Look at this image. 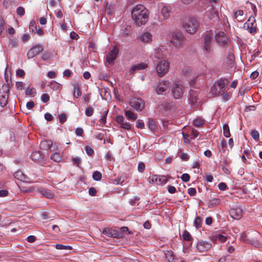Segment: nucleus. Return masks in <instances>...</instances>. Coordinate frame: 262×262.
Instances as JSON below:
<instances>
[{
    "label": "nucleus",
    "mask_w": 262,
    "mask_h": 262,
    "mask_svg": "<svg viewBox=\"0 0 262 262\" xmlns=\"http://www.w3.org/2000/svg\"><path fill=\"white\" fill-rule=\"evenodd\" d=\"M132 16L136 25H144L148 19V10L143 5H137L132 10Z\"/></svg>",
    "instance_id": "nucleus-1"
},
{
    "label": "nucleus",
    "mask_w": 262,
    "mask_h": 262,
    "mask_svg": "<svg viewBox=\"0 0 262 262\" xmlns=\"http://www.w3.org/2000/svg\"><path fill=\"white\" fill-rule=\"evenodd\" d=\"M258 233L255 231L243 232L241 235V240L246 244H250L255 247H258L260 244L257 240Z\"/></svg>",
    "instance_id": "nucleus-2"
},
{
    "label": "nucleus",
    "mask_w": 262,
    "mask_h": 262,
    "mask_svg": "<svg viewBox=\"0 0 262 262\" xmlns=\"http://www.w3.org/2000/svg\"><path fill=\"white\" fill-rule=\"evenodd\" d=\"M182 26L188 33L192 34L196 31L199 23L194 17H186L183 20Z\"/></svg>",
    "instance_id": "nucleus-3"
},
{
    "label": "nucleus",
    "mask_w": 262,
    "mask_h": 262,
    "mask_svg": "<svg viewBox=\"0 0 262 262\" xmlns=\"http://www.w3.org/2000/svg\"><path fill=\"white\" fill-rule=\"evenodd\" d=\"M212 36L213 33L211 31H206L202 35V48L206 54H210L213 50L211 42Z\"/></svg>",
    "instance_id": "nucleus-4"
},
{
    "label": "nucleus",
    "mask_w": 262,
    "mask_h": 262,
    "mask_svg": "<svg viewBox=\"0 0 262 262\" xmlns=\"http://www.w3.org/2000/svg\"><path fill=\"white\" fill-rule=\"evenodd\" d=\"M171 93L174 99H179L182 97L185 88L180 81H175L172 84Z\"/></svg>",
    "instance_id": "nucleus-5"
},
{
    "label": "nucleus",
    "mask_w": 262,
    "mask_h": 262,
    "mask_svg": "<svg viewBox=\"0 0 262 262\" xmlns=\"http://www.w3.org/2000/svg\"><path fill=\"white\" fill-rule=\"evenodd\" d=\"M169 62L166 59H163L158 62L156 66V70L158 76L161 77L169 71Z\"/></svg>",
    "instance_id": "nucleus-6"
},
{
    "label": "nucleus",
    "mask_w": 262,
    "mask_h": 262,
    "mask_svg": "<svg viewBox=\"0 0 262 262\" xmlns=\"http://www.w3.org/2000/svg\"><path fill=\"white\" fill-rule=\"evenodd\" d=\"M184 37L179 32H174L172 34L170 42L176 47H181L183 46Z\"/></svg>",
    "instance_id": "nucleus-7"
},
{
    "label": "nucleus",
    "mask_w": 262,
    "mask_h": 262,
    "mask_svg": "<svg viewBox=\"0 0 262 262\" xmlns=\"http://www.w3.org/2000/svg\"><path fill=\"white\" fill-rule=\"evenodd\" d=\"M229 81L226 79H221L212 89V93L215 95H218L225 90V86L228 84Z\"/></svg>",
    "instance_id": "nucleus-8"
},
{
    "label": "nucleus",
    "mask_w": 262,
    "mask_h": 262,
    "mask_svg": "<svg viewBox=\"0 0 262 262\" xmlns=\"http://www.w3.org/2000/svg\"><path fill=\"white\" fill-rule=\"evenodd\" d=\"M244 28L248 30L251 34L254 35L257 32L256 24L254 17H250L248 21L244 25Z\"/></svg>",
    "instance_id": "nucleus-9"
},
{
    "label": "nucleus",
    "mask_w": 262,
    "mask_h": 262,
    "mask_svg": "<svg viewBox=\"0 0 262 262\" xmlns=\"http://www.w3.org/2000/svg\"><path fill=\"white\" fill-rule=\"evenodd\" d=\"M170 87V83L168 80L160 81L156 89V93L159 95L164 94Z\"/></svg>",
    "instance_id": "nucleus-10"
},
{
    "label": "nucleus",
    "mask_w": 262,
    "mask_h": 262,
    "mask_svg": "<svg viewBox=\"0 0 262 262\" xmlns=\"http://www.w3.org/2000/svg\"><path fill=\"white\" fill-rule=\"evenodd\" d=\"M212 245L209 242L204 241H199L196 245V249L199 252H204L209 250Z\"/></svg>",
    "instance_id": "nucleus-11"
},
{
    "label": "nucleus",
    "mask_w": 262,
    "mask_h": 262,
    "mask_svg": "<svg viewBox=\"0 0 262 262\" xmlns=\"http://www.w3.org/2000/svg\"><path fill=\"white\" fill-rule=\"evenodd\" d=\"M215 40L220 46L227 45L229 41V38L223 32H219L215 35Z\"/></svg>",
    "instance_id": "nucleus-12"
},
{
    "label": "nucleus",
    "mask_w": 262,
    "mask_h": 262,
    "mask_svg": "<svg viewBox=\"0 0 262 262\" xmlns=\"http://www.w3.org/2000/svg\"><path fill=\"white\" fill-rule=\"evenodd\" d=\"M130 104L134 109L137 111H141L144 108V103L140 98H133L130 100Z\"/></svg>",
    "instance_id": "nucleus-13"
},
{
    "label": "nucleus",
    "mask_w": 262,
    "mask_h": 262,
    "mask_svg": "<svg viewBox=\"0 0 262 262\" xmlns=\"http://www.w3.org/2000/svg\"><path fill=\"white\" fill-rule=\"evenodd\" d=\"M43 50L42 46L40 45H35L32 47L27 53L28 58H32Z\"/></svg>",
    "instance_id": "nucleus-14"
},
{
    "label": "nucleus",
    "mask_w": 262,
    "mask_h": 262,
    "mask_svg": "<svg viewBox=\"0 0 262 262\" xmlns=\"http://www.w3.org/2000/svg\"><path fill=\"white\" fill-rule=\"evenodd\" d=\"M118 49L117 47H114L106 56V60L107 62L111 64L114 62L116 59L118 53Z\"/></svg>",
    "instance_id": "nucleus-15"
},
{
    "label": "nucleus",
    "mask_w": 262,
    "mask_h": 262,
    "mask_svg": "<svg viewBox=\"0 0 262 262\" xmlns=\"http://www.w3.org/2000/svg\"><path fill=\"white\" fill-rule=\"evenodd\" d=\"M229 213L232 218L239 220L242 216L243 210L239 207L232 208L230 209Z\"/></svg>",
    "instance_id": "nucleus-16"
},
{
    "label": "nucleus",
    "mask_w": 262,
    "mask_h": 262,
    "mask_svg": "<svg viewBox=\"0 0 262 262\" xmlns=\"http://www.w3.org/2000/svg\"><path fill=\"white\" fill-rule=\"evenodd\" d=\"M198 100V91L190 90L189 91L190 103L193 105H196Z\"/></svg>",
    "instance_id": "nucleus-17"
},
{
    "label": "nucleus",
    "mask_w": 262,
    "mask_h": 262,
    "mask_svg": "<svg viewBox=\"0 0 262 262\" xmlns=\"http://www.w3.org/2000/svg\"><path fill=\"white\" fill-rule=\"evenodd\" d=\"M38 191L42 196L48 199H52L54 196V194L50 190L42 187L39 188Z\"/></svg>",
    "instance_id": "nucleus-18"
},
{
    "label": "nucleus",
    "mask_w": 262,
    "mask_h": 262,
    "mask_svg": "<svg viewBox=\"0 0 262 262\" xmlns=\"http://www.w3.org/2000/svg\"><path fill=\"white\" fill-rule=\"evenodd\" d=\"M10 90L8 88L7 90L5 92V95H2L0 96V105L4 107L8 103V99L9 97V93Z\"/></svg>",
    "instance_id": "nucleus-19"
},
{
    "label": "nucleus",
    "mask_w": 262,
    "mask_h": 262,
    "mask_svg": "<svg viewBox=\"0 0 262 262\" xmlns=\"http://www.w3.org/2000/svg\"><path fill=\"white\" fill-rule=\"evenodd\" d=\"M152 35L147 32H144L140 36L139 39L143 42L148 43L151 41Z\"/></svg>",
    "instance_id": "nucleus-20"
},
{
    "label": "nucleus",
    "mask_w": 262,
    "mask_h": 262,
    "mask_svg": "<svg viewBox=\"0 0 262 262\" xmlns=\"http://www.w3.org/2000/svg\"><path fill=\"white\" fill-rule=\"evenodd\" d=\"M147 67V64L145 63H140L137 64L133 65L129 70L130 74H133V73L136 70H141L146 69Z\"/></svg>",
    "instance_id": "nucleus-21"
},
{
    "label": "nucleus",
    "mask_w": 262,
    "mask_h": 262,
    "mask_svg": "<svg viewBox=\"0 0 262 262\" xmlns=\"http://www.w3.org/2000/svg\"><path fill=\"white\" fill-rule=\"evenodd\" d=\"M53 145L52 141L51 140H45L41 142L40 144V147L41 149L43 150H48L50 149L51 150H54V149H52V146Z\"/></svg>",
    "instance_id": "nucleus-22"
},
{
    "label": "nucleus",
    "mask_w": 262,
    "mask_h": 262,
    "mask_svg": "<svg viewBox=\"0 0 262 262\" xmlns=\"http://www.w3.org/2000/svg\"><path fill=\"white\" fill-rule=\"evenodd\" d=\"M13 176L15 179L23 182H27L28 180V177L20 170L15 172Z\"/></svg>",
    "instance_id": "nucleus-23"
},
{
    "label": "nucleus",
    "mask_w": 262,
    "mask_h": 262,
    "mask_svg": "<svg viewBox=\"0 0 262 262\" xmlns=\"http://www.w3.org/2000/svg\"><path fill=\"white\" fill-rule=\"evenodd\" d=\"M166 50L165 48L161 46L160 48L155 49V57L157 59H160L163 57V52Z\"/></svg>",
    "instance_id": "nucleus-24"
},
{
    "label": "nucleus",
    "mask_w": 262,
    "mask_h": 262,
    "mask_svg": "<svg viewBox=\"0 0 262 262\" xmlns=\"http://www.w3.org/2000/svg\"><path fill=\"white\" fill-rule=\"evenodd\" d=\"M74 98H77L81 95V92L79 84L75 83L74 84V90L73 91Z\"/></svg>",
    "instance_id": "nucleus-25"
},
{
    "label": "nucleus",
    "mask_w": 262,
    "mask_h": 262,
    "mask_svg": "<svg viewBox=\"0 0 262 262\" xmlns=\"http://www.w3.org/2000/svg\"><path fill=\"white\" fill-rule=\"evenodd\" d=\"M155 183L157 185H162L167 183V178L164 176H156L155 179Z\"/></svg>",
    "instance_id": "nucleus-26"
},
{
    "label": "nucleus",
    "mask_w": 262,
    "mask_h": 262,
    "mask_svg": "<svg viewBox=\"0 0 262 262\" xmlns=\"http://www.w3.org/2000/svg\"><path fill=\"white\" fill-rule=\"evenodd\" d=\"M171 12L170 7L165 6L162 7L161 9V14L163 16L164 19H167L169 17Z\"/></svg>",
    "instance_id": "nucleus-27"
},
{
    "label": "nucleus",
    "mask_w": 262,
    "mask_h": 262,
    "mask_svg": "<svg viewBox=\"0 0 262 262\" xmlns=\"http://www.w3.org/2000/svg\"><path fill=\"white\" fill-rule=\"evenodd\" d=\"M31 158L33 161H39L43 158V155L39 151H35L32 153Z\"/></svg>",
    "instance_id": "nucleus-28"
},
{
    "label": "nucleus",
    "mask_w": 262,
    "mask_h": 262,
    "mask_svg": "<svg viewBox=\"0 0 262 262\" xmlns=\"http://www.w3.org/2000/svg\"><path fill=\"white\" fill-rule=\"evenodd\" d=\"M234 60H235V58H234V56L233 55V53H229L227 58H226V64L230 67H232L234 65Z\"/></svg>",
    "instance_id": "nucleus-29"
},
{
    "label": "nucleus",
    "mask_w": 262,
    "mask_h": 262,
    "mask_svg": "<svg viewBox=\"0 0 262 262\" xmlns=\"http://www.w3.org/2000/svg\"><path fill=\"white\" fill-rule=\"evenodd\" d=\"M182 237L183 240L185 241L190 242L191 245L192 244L193 241V238L190 233L187 231L185 230L182 233Z\"/></svg>",
    "instance_id": "nucleus-30"
},
{
    "label": "nucleus",
    "mask_w": 262,
    "mask_h": 262,
    "mask_svg": "<svg viewBox=\"0 0 262 262\" xmlns=\"http://www.w3.org/2000/svg\"><path fill=\"white\" fill-rule=\"evenodd\" d=\"M117 231L111 228H105L103 231V233L108 236H116Z\"/></svg>",
    "instance_id": "nucleus-31"
},
{
    "label": "nucleus",
    "mask_w": 262,
    "mask_h": 262,
    "mask_svg": "<svg viewBox=\"0 0 262 262\" xmlns=\"http://www.w3.org/2000/svg\"><path fill=\"white\" fill-rule=\"evenodd\" d=\"M165 257L168 260V262H173L174 259L173 252L171 250H166L164 252Z\"/></svg>",
    "instance_id": "nucleus-32"
},
{
    "label": "nucleus",
    "mask_w": 262,
    "mask_h": 262,
    "mask_svg": "<svg viewBox=\"0 0 262 262\" xmlns=\"http://www.w3.org/2000/svg\"><path fill=\"white\" fill-rule=\"evenodd\" d=\"M234 17L239 21H243L244 19V11L241 10L236 11L234 13Z\"/></svg>",
    "instance_id": "nucleus-33"
},
{
    "label": "nucleus",
    "mask_w": 262,
    "mask_h": 262,
    "mask_svg": "<svg viewBox=\"0 0 262 262\" xmlns=\"http://www.w3.org/2000/svg\"><path fill=\"white\" fill-rule=\"evenodd\" d=\"M223 135L226 137L228 138L230 136V129L227 124H224L223 126Z\"/></svg>",
    "instance_id": "nucleus-34"
},
{
    "label": "nucleus",
    "mask_w": 262,
    "mask_h": 262,
    "mask_svg": "<svg viewBox=\"0 0 262 262\" xmlns=\"http://www.w3.org/2000/svg\"><path fill=\"white\" fill-rule=\"evenodd\" d=\"M125 115L128 119L132 120H135L137 118L136 115L133 112L129 110L125 111Z\"/></svg>",
    "instance_id": "nucleus-35"
},
{
    "label": "nucleus",
    "mask_w": 262,
    "mask_h": 262,
    "mask_svg": "<svg viewBox=\"0 0 262 262\" xmlns=\"http://www.w3.org/2000/svg\"><path fill=\"white\" fill-rule=\"evenodd\" d=\"M51 159L56 162H59L61 160V156L60 154L55 152L51 156Z\"/></svg>",
    "instance_id": "nucleus-36"
},
{
    "label": "nucleus",
    "mask_w": 262,
    "mask_h": 262,
    "mask_svg": "<svg viewBox=\"0 0 262 262\" xmlns=\"http://www.w3.org/2000/svg\"><path fill=\"white\" fill-rule=\"evenodd\" d=\"M213 238L215 240H218L221 243H224L226 241L227 237L225 235L221 234H217L213 236Z\"/></svg>",
    "instance_id": "nucleus-37"
},
{
    "label": "nucleus",
    "mask_w": 262,
    "mask_h": 262,
    "mask_svg": "<svg viewBox=\"0 0 262 262\" xmlns=\"http://www.w3.org/2000/svg\"><path fill=\"white\" fill-rule=\"evenodd\" d=\"M204 123V120L201 118H197L193 121V125L198 127H201Z\"/></svg>",
    "instance_id": "nucleus-38"
},
{
    "label": "nucleus",
    "mask_w": 262,
    "mask_h": 262,
    "mask_svg": "<svg viewBox=\"0 0 262 262\" xmlns=\"http://www.w3.org/2000/svg\"><path fill=\"white\" fill-rule=\"evenodd\" d=\"M202 220L201 217L197 216L194 220V225L196 228H199L202 227Z\"/></svg>",
    "instance_id": "nucleus-39"
},
{
    "label": "nucleus",
    "mask_w": 262,
    "mask_h": 262,
    "mask_svg": "<svg viewBox=\"0 0 262 262\" xmlns=\"http://www.w3.org/2000/svg\"><path fill=\"white\" fill-rule=\"evenodd\" d=\"M148 126L151 130H155L157 128V124L153 119H150L148 122Z\"/></svg>",
    "instance_id": "nucleus-40"
},
{
    "label": "nucleus",
    "mask_w": 262,
    "mask_h": 262,
    "mask_svg": "<svg viewBox=\"0 0 262 262\" xmlns=\"http://www.w3.org/2000/svg\"><path fill=\"white\" fill-rule=\"evenodd\" d=\"M93 178L95 181H100L102 178V174L100 172L95 171L93 173Z\"/></svg>",
    "instance_id": "nucleus-41"
},
{
    "label": "nucleus",
    "mask_w": 262,
    "mask_h": 262,
    "mask_svg": "<svg viewBox=\"0 0 262 262\" xmlns=\"http://www.w3.org/2000/svg\"><path fill=\"white\" fill-rule=\"evenodd\" d=\"M55 248L58 250H72V247L70 246H65L61 244H56Z\"/></svg>",
    "instance_id": "nucleus-42"
},
{
    "label": "nucleus",
    "mask_w": 262,
    "mask_h": 262,
    "mask_svg": "<svg viewBox=\"0 0 262 262\" xmlns=\"http://www.w3.org/2000/svg\"><path fill=\"white\" fill-rule=\"evenodd\" d=\"M250 135L255 140H258L259 139V134L257 130L255 129L252 130Z\"/></svg>",
    "instance_id": "nucleus-43"
},
{
    "label": "nucleus",
    "mask_w": 262,
    "mask_h": 262,
    "mask_svg": "<svg viewBox=\"0 0 262 262\" xmlns=\"http://www.w3.org/2000/svg\"><path fill=\"white\" fill-rule=\"evenodd\" d=\"M51 53L46 52L42 54V59L45 61H49L51 58Z\"/></svg>",
    "instance_id": "nucleus-44"
},
{
    "label": "nucleus",
    "mask_w": 262,
    "mask_h": 262,
    "mask_svg": "<svg viewBox=\"0 0 262 262\" xmlns=\"http://www.w3.org/2000/svg\"><path fill=\"white\" fill-rule=\"evenodd\" d=\"M58 118L59 120V122L61 123H63L67 121V115L64 113H61L58 115Z\"/></svg>",
    "instance_id": "nucleus-45"
},
{
    "label": "nucleus",
    "mask_w": 262,
    "mask_h": 262,
    "mask_svg": "<svg viewBox=\"0 0 262 262\" xmlns=\"http://www.w3.org/2000/svg\"><path fill=\"white\" fill-rule=\"evenodd\" d=\"M85 150L86 154L88 156H92L94 153V151L93 149L89 146H86L85 147Z\"/></svg>",
    "instance_id": "nucleus-46"
},
{
    "label": "nucleus",
    "mask_w": 262,
    "mask_h": 262,
    "mask_svg": "<svg viewBox=\"0 0 262 262\" xmlns=\"http://www.w3.org/2000/svg\"><path fill=\"white\" fill-rule=\"evenodd\" d=\"M221 201L219 199H214L210 201L209 205L213 206L220 204Z\"/></svg>",
    "instance_id": "nucleus-47"
},
{
    "label": "nucleus",
    "mask_w": 262,
    "mask_h": 262,
    "mask_svg": "<svg viewBox=\"0 0 262 262\" xmlns=\"http://www.w3.org/2000/svg\"><path fill=\"white\" fill-rule=\"evenodd\" d=\"M16 12L18 15L22 16L25 14V10L23 7L19 6L17 8Z\"/></svg>",
    "instance_id": "nucleus-48"
},
{
    "label": "nucleus",
    "mask_w": 262,
    "mask_h": 262,
    "mask_svg": "<svg viewBox=\"0 0 262 262\" xmlns=\"http://www.w3.org/2000/svg\"><path fill=\"white\" fill-rule=\"evenodd\" d=\"M51 87L53 89L58 90H60L62 89L61 85L56 82H53L51 83Z\"/></svg>",
    "instance_id": "nucleus-49"
},
{
    "label": "nucleus",
    "mask_w": 262,
    "mask_h": 262,
    "mask_svg": "<svg viewBox=\"0 0 262 262\" xmlns=\"http://www.w3.org/2000/svg\"><path fill=\"white\" fill-rule=\"evenodd\" d=\"M145 165L143 162H140L138 165V170L140 172H143L145 170Z\"/></svg>",
    "instance_id": "nucleus-50"
},
{
    "label": "nucleus",
    "mask_w": 262,
    "mask_h": 262,
    "mask_svg": "<svg viewBox=\"0 0 262 262\" xmlns=\"http://www.w3.org/2000/svg\"><path fill=\"white\" fill-rule=\"evenodd\" d=\"M37 28L35 21L34 20H31L29 25L30 30L34 32L35 30H37Z\"/></svg>",
    "instance_id": "nucleus-51"
},
{
    "label": "nucleus",
    "mask_w": 262,
    "mask_h": 262,
    "mask_svg": "<svg viewBox=\"0 0 262 262\" xmlns=\"http://www.w3.org/2000/svg\"><path fill=\"white\" fill-rule=\"evenodd\" d=\"M120 127L123 129L129 130L131 128V125L128 122H124L120 125Z\"/></svg>",
    "instance_id": "nucleus-52"
},
{
    "label": "nucleus",
    "mask_w": 262,
    "mask_h": 262,
    "mask_svg": "<svg viewBox=\"0 0 262 262\" xmlns=\"http://www.w3.org/2000/svg\"><path fill=\"white\" fill-rule=\"evenodd\" d=\"M107 114V112L103 113L102 116L101 117V118H100V119L99 120L100 124H105V123H106Z\"/></svg>",
    "instance_id": "nucleus-53"
},
{
    "label": "nucleus",
    "mask_w": 262,
    "mask_h": 262,
    "mask_svg": "<svg viewBox=\"0 0 262 262\" xmlns=\"http://www.w3.org/2000/svg\"><path fill=\"white\" fill-rule=\"evenodd\" d=\"M93 112H94L93 108L92 107H89L88 108H86V110L85 111V115L88 117H90V116H92Z\"/></svg>",
    "instance_id": "nucleus-54"
},
{
    "label": "nucleus",
    "mask_w": 262,
    "mask_h": 262,
    "mask_svg": "<svg viewBox=\"0 0 262 262\" xmlns=\"http://www.w3.org/2000/svg\"><path fill=\"white\" fill-rule=\"evenodd\" d=\"M41 99L43 102L46 103L49 100L50 97L48 94H43L41 97Z\"/></svg>",
    "instance_id": "nucleus-55"
},
{
    "label": "nucleus",
    "mask_w": 262,
    "mask_h": 262,
    "mask_svg": "<svg viewBox=\"0 0 262 262\" xmlns=\"http://www.w3.org/2000/svg\"><path fill=\"white\" fill-rule=\"evenodd\" d=\"M72 161L74 164L76 165L77 166H79V165L81 162V160L79 157H75L72 158Z\"/></svg>",
    "instance_id": "nucleus-56"
},
{
    "label": "nucleus",
    "mask_w": 262,
    "mask_h": 262,
    "mask_svg": "<svg viewBox=\"0 0 262 262\" xmlns=\"http://www.w3.org/2000/svg\"><path fill=\"white\" fill-rule=\"evenodd\" d=\"M35 93V89L34 88H28L26 91V94L27 95H32Z\"/></svg>",
    "instance_id": "nucleus-57"
},
{
    "label": "nucleus",
    "mask_w": 262,
    "mask_h": 262,
    "mask_svg": "<svg viewBox=\"0 0 262 262\" xmlns=\"http://www.w3.org/2000/svg\"><path fill=\"white\" fill-rule=\"evenodd\" d=\"M181 179L185 182H188L190 180V176L187 173H184L181 176Z\"/></svg>",
    "instance_id": "nucleus-58"
},
{
    "label": "nucleus",
    "mask_w": 262,
    "mask_h": 262,
    "mask_svg": "<svg viewBox=\"0 0 262 262\" xmlns=\"http://www.w3.org/2000/svg\"><path fill=\"white\" fill-rule=\"evenodd\" d=\"M196 191L194 188H189L188 189V193L190 196H194L196 194Z\"/></svg>",
    "instance_id": "nucleus-59"
},
{
    "label": "nucleus",
    "mask_w": 262,
    "mask_h": 262,
    "mask_svg": "<svg viewBox=\"0 0 262 262\" xmlns=\"http://www.w3.org/2000/svg\"><path fill=\"white\" fill-rule=\"evenodd\" d=\"M89 193L91 196H95L97 193V191L95 188L91 187L89 188Z\"/></svg>",
    "instance_id": "nucleus-60"
},
{
    "label": "nucleus",
    "mask_w": 262,
    "mask_h": 262,
    "mask_svg": "<svg viewBox=\"0 0 262 262\" xmlns=\"http://www.w3.org/2000/svg\"><path fill=\"white\" fill-rule=\"evenodd\" d=\"M75 134L77 136H81L83 134V130L81 127H78L75 130Z\"/></svg>",
    "instance_id": "nucleus-61"
},
{
    "label": "nucleus",
    "mask_w": 262,
    "mask_h": 262,
    "mask_svg": "<svg viewBox=\"0 0 262 262\" xmlns=\"http://www.w3.org/2000/svg\"><path fill=\"white\" fill-rule=\"evenodd\" d=\"M199 132L196 130H194V129H192L191 130V137L190 138L191 139H195L196 138L198 135H199Z\"/></svg>",
    "instance_id": "nucleus-62"
},
{
    "label": "nucleus",
    "mask_w": 262,
    "mask_h": 262,
    "mask_svg": "<svg viewBox=\"0 0 262 262\" xmlns=\"http://www.w3.org/2000/svg\"><path fill=\"white\" fill-rule=\"evenodd\" d=\"M179 156L183 160L187 161L189 159V156L186 153L181 152Z\"/></svg>",
    "instance_id": "nucleus-63"
},
{
    "label": "nucleus",
    "mask_w": 262,
    "mask_h": 262,
    "mask_svg": "<svg viewBox=\"0 0 262 262\" xmlns=\"http://www.w3.org/2000/svg\"><path fill=\"white\" fill-rule=\"evenodd\" d=\"M136 126L138 128L142 129L144 127V122L142 121L138 120L137 121Z\"/></svg>",
    "instance_id": "nucleus-64"
}]
</instances>
